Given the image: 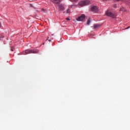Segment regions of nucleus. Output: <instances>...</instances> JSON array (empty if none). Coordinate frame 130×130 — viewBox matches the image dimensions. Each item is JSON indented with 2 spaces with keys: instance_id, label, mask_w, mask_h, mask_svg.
Here are the masks:
<instances>
[{
  "instance_id": "obj_1",
  "label": "nucleus",
  "mask_w": 130,
  "mask_h": 130,
  "mask_svg": "<svg viewBox=\"0 0 130 130\" xmlns=\"http://www.w3.org/2000/svg\"><path fill=\"white\" fill-rule=\"evenodd\" d=\"M38 50H30L27 49L25 51V54H29V53H38Z\"/></svg>"
},
{
  "instance_id": "obj_2",
  "label": "nucleus",
  "mask_w": 130,
  "mask_h": 130,
  "mask_svg": "<svg viewBox=\"0 0 130 130\" xmlns=\"http://www.w3.org/2000/svg\"><path fill=\"white\" fill-rule=\"evenodd\" d=\"M106 15L108 16V17H110L111 18H112L113 19H115L116 18V13H113L112 12L107 11L106 12Z\"/></svg>"
},
{
  "instance_id": "obj_3",
  "label": "nucleus",
  "mask_w": 130,
  "mask_h": 130,
  "mask_svg": "<svg viewBox=\"0 0 130 130\" xmlns=\"http://www.w3.org/2000/svg\"><path fill=\"white\" fill-rule=\"evenodd\" d=\"M90 4V1H81L78 3L79 6L80 7H84V6H87V5H89Z\"/></svg>"
},
{
  "instance_id": "obj_4",
  "label": "nucleus",
  "mask_w": 130,
  "mask_h": 130,
  "mask_svg": "<svg viewBox=\"0 0 130 130\" xmlns=\"http://www.w3.org/2000/svg\"><path fill=\"white\" fill-rule=\"evenodd\" d=\"M86 18V16H85V15H82L80 16H79L77 18V21H83V20H84V19H85Z\"/></svg>"
},
{
  "instance_id": "obj_5",
  "label": "nucleus",
  "mask_w": 130,
  "mask_h": 130,
  "mask_svg": "<svg viewBox=\"0 0 130 130\" xmlns=\"http://www.w3.org/2000/svg\"><path fill=\"white\" fill-rule=\"evenodd\" d=\"M56 8L57 9H58L59 11H63V10H64V8L63 7V6L59 4H58L57 6H56Z\"/></svg>"
},
{
  "instance_id": "obj_6",
  "label": "nucleus",
  "mask_w": 130,
  "mask_h": 130,
  "mask_svg": "<svg viewBox=\"0 0 130 130\" xmlns=\"http://www.w3.org/2000/svg\"><path fill=\"white\" fill-rule=\"evenodd\" d=\"M52 3H53L54 5H55V7H57V5H59L60 3V0H51Z\"/></svg>"
},
{
  "instance_id": "obj_7",
  "label": "nucleus",
  "mask_w": 130,
  "mask_h": 130,
  "mask_svg": "<svg viewBox=\"0 0 130 130\" xmlns=\"http://www.w3.org/2000/svg\"><path fill=\"white\" fill-rule=\"evenodd\" d=\"M91 10L92 12H97L99 11L98 7H97V6H92L91 8Z\"/></svg>"
},
{
  "instance_id": "obj_8",
  "label": "nucleus",
  "mask_w": 130,
  "mask_h": 130,
  "mask_svg": "<svg viewBox=\"0 0 130 130\" xmlns=\"http://www.w3.org/2000/svg\"><path fill=\"white\" fill-rule=\"evenodd\" d=\"M119 11L124 13V12H126V10L124 8V7H121L120 8Z\"/></svg>"
},
{
  "instance_id": "obj_9",
  "label": "nucleus",
  "mask_w": 130,
  "mask_h": 130,
  "mask_svg": "<svg viewBox=\"0 0 130 130\" xmlns=\"http://www.w3.org/2000/svg\"><path fill=\"white\" fill-rule=\"evenodd\" d=\"M101 25L98 24H95L94 25V29H98L99 28H101Z\"/></svg>"
},
{
  "instance_id": "obj_10",
  "label": "nucleus",
  "mask_w": 130,
  "mask_h": 130,
  "mask_svg": "<svg viewBox=\"0 0 130 130\" xmlns=\"http://www.w3.org/2000/svg\"><path fill=\"white\" fill-rule=\"evenodd\" d=\"M90 23H91V18H89L87 21V25H90Z\"/></svg>"
},
{
  "instance_id": "obj_11",
  "label": "nucleus",
  "mask_w": 130,
  "mask_h": 130,
  "mask_svg": "<svg viewBox=\"0 0 130 130\" xmlns=\"http://www.w3.org/2000/svg\"><path fill=\"white\" fill-rule=\"evenodd\" d=\"M70 2H78V0H70Z\"/></svg>"
},
{
  "instance_id": "obj_12",
  "label": "nucleus",
  "mask_w": 130,
  "mask_h": 130,
  "mask_svg": "<svg viewBox=\"0 0 130 130\" xmlns=\"http://www.w3.org/2000/svg\"><path fill=\"white\" fill-rule=\"evenodd\" d=\"M67 14H69V13H70V9H68L67 11Z\"/></svg>"
},
{
  "instance_id": "obj_13",
  "label": "nucleus",
  "mask_w": 130,
  "mask_h": 130,
  "mask_svg": "<svg viewBox=\"0 0 130 130\" xmlns=\"http://www.w3.org/2000/svg\"><path fill=\"white\" fill-rule=\"evenodd\" d=\"M66 20H67V21H70V18H66Z\"/></svg>"
},
{
  "instance_id": "obj_14",
  "label": "nucleus",
  "mask_w": 130,
  "mask_h": 130,
  "mask_svg": "<svg viewBox=\"0 0 130 130\" xmlns=\"http://www.w3.org/2000/svg\"><path fill=\"white\" fill-rule=\"evenodd\" d=\"M30 7H33V5H32V4H30Z\"/></svg>"
},
{
  "instance_id": "obj_15",
  "label": "nucleus",
  "mask_w": 130,
  "mask_h": 130,
  "mask_svg": "<svg viewBox=\"0 0 130 130\" xmlns=\"http://www.w3.org/2000/svg\"><path fill=\"white\" fill-rule=\"evenodd\" d=\"M11 51H14V50H13L12 49H11Z\"/></svg>"
},
{
  "instance_id": "obj_16",
  "label": "nucleus",
  "mask_w": 130,
  "mask_h": 130,
  "mask_svg": "<svg viewBox=\"0 0 130 130\" xmlns=\"http://www.w3.org/2000/svg\"><path fill=\"white\" fill-rule=\"evenodd\" d=\"M49 41H50V42L51 41V40H49Z\"/></svg>"
},
{
  "instance_id": "obj_17",
  "label": "nucleus",
  "mask_w": 130,
  "mask_h": 130,
  "mask_svg": "<svg viewBox=\"0 0 130 130\" xmlns=\"http://www.w3.org/2000/svg\"><path fill=\"white\" fill-rule=\"evenodd\" d=\"M115 7H116V5H115Z\"/></svg>"
},
{
  "instance_id": "obj_18",
  "label": "nucleus",
  "mask_w": 130,
  "mask_h": 130,
  "mask_svg": "<svg viewBox=\"0 0 130 130\" xmlns=\"http://www.w3.org/2000/svg\"><path fill=\"white\" fill-rule=\"evenodd\" d=\"M0 27H1V23H0Z\"/></svg>"
},
{
  "instance_id": "obj_19",
  "label": "nucleus",
  "mask_w": 130,
  "mask_h": 130,
  "mask_svg": "<svg viewBox=\"0 0 130 130\" xmlns=\"http://www.w3.org/2000/svg\"><path fill=\"white\" fill-rule=\"evenodd\" d=\"M117 1H119V0H117Z\"/></svg>"
}]
</instances>
